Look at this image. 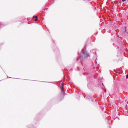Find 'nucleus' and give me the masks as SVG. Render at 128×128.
<instances>
[{
	"label": "nucleus",
	"instance_id": "f257e3e1",
	"mask_svg": "<svg viewBox=\"0 0 128 128\" xmlns=\"http://www.w3.org/2000/svg\"><path fill=\"white\" fill-rule=\"evenodd\" d=\"M82 53L80 57V58L81 60H83L86 58L88 57L89 55L86 50H82Z\"/></svg>",
	"mask_w": 128,
	"mask_h": 128
},
{
	"label": "nucleus",
	"instance_id": "f03ea898",
	"mask_svg": "<svg viewBox=\"0 0 128 128\" xmlns=\"http://www.w3.org/2000/svg\"><path fill=\"white\" fill-rule=\"evenodd\" d=\"M64 84L63 83L61 84L60 86V88L62 90H63L64 88Z\"/></svg>",
	"mask_w": 128,
	"mask_h": 128
},
{
	"label": "nucleus",
	"instance_id": "7ed1b4c3",
	"mask_svg": "<svg viewBox=\"0 0 128 128\" xmlns=\"http://www.w3.org/2000/svg\"><path fill=\"white\" fill-rule=\"evenodd\" d=\"M33 18H36V19L34 20L35 21H36L38 20V17H37V16H34L33 17Z\"/></svg>",
	"mask_w": 128,
	"mask_h": 128
},
{
	"label": "nucleus",
	"instance_id": "20e7f679",
	"mask_svg": "<svg viewBox=\"0 0 128 128\" xmlns=\"http://www.w3.org/2000/svg\"><path fill=\"white\" fill-rule=\"evenodd\" d=\"M126 78H128V74H127L126 76Z\"/></svg>",
	"mask_w": 128,
	"mask_h": 128
},
{
	"label": "nucleus",
	"instance_id": "39448f33",
	"mask_svg": "<svg viewBox=\"0 0 128 128\" xmlns=\"http://www.w3.org/2000/svg\"><path fill=\"white\" fill-rule=\"evenodd\" d=\"M126 0H122V1L123 2H124Z\"/></svg>",
	"mask_w": 128,
	"mask_h": 128
},
{
	"label": "nucleus",
	"instance_id": "423d86ee",
	"mask_svg": "<svg viewBox=\"0 0 128 128\" xmlns=\"http://www.w3.org/2000/svg\"><path fill=\"white\" fill-rule=\"evenodd\" d=\"M104 91H105V92H106V90H104Z\"/></svg>",
	"mask_w": 128,
	"mask_h": 128
}]
</instances>
